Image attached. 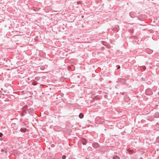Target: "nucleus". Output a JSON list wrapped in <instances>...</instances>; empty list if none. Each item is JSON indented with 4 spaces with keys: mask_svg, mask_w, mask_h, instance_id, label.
Here are the masks:
<instances>
[{
    "mask_svg": "<svg viewBox=\"0 0 159 159\" xmlns=\"http://www.w3.org/2000/svg\"><path fill=\"white\" fill-rule=\"evenodd\" d=\"M26 129L25 128H21L20 129L21 132H25L26 131Z\"/></svg>",
    "mask_w": 159,
    "mask_h": 159,
    "instance_id": "7ed1b4c3",
    "label": "nucleus"
},
{
    "mask_svg": "<svg viewBox=\"0 0 159 159\" xmlns=\"http://www.w3.org/2000/svg\"><path fill=\"white\" fill-rule=\"evenodd\" d=\"M37 84V83L35 82H33L32 84L34 85H36Z\"/></svg>",
    "mask_w": 159,
    "mask_h": 159,
    "instance_id": "423d86ee",
    "label": "nucleus"
},
{
    "mask_svg": "<svg viewBox=\"0 0 159 159\" xmlns=\"http://www.w3.org/2000/svg\"><path fill=\"white\" fill-rule=\"evenodd\" d=\"M93 147H94V148H98L99 147V144L98 143H95L93 144Z\"/></svg>",
    "mask_w": 159,
    "mask_h": 159,
    "instance_id": "f257e3e1",
    "label": "nucleus"
},
{
    "mask_svg": "<svg viewBox=\"0 0 159 159\" xmlns=\"http://www.w3.org/2000/svg\"><path fill=\"white\" fill-rule=\"evenodd\" d=\"M113 158L114 159H120V158L117 156H114Z\"/></svg>",
    "mask_w": 159,
    "mask_h": 159,
    "instance_id": "39448f33",
    "label": "nucleus"
},
{
    "mask_svg": "<svg viewBox=\"0 0 159 159\" xmlns=\"http://www.w3.org/2000/svg\"><path fill=\"white\" fill-rule=\"evenodd\" d=\"M26 108V107L24 108V109H25V108Z\"/></svg>",
    "mask_w": 159,
    "mask_h": 159,
    "instance_id": "f3484780",
    "label": "nucleus"
},
{
    "mask_svg": "<svg viewBox=\"0 0 159 159\" xmlns=\"http://www.w3.org/2000/svg\"><path fill=\"white\" fill-rule=\"evenodd\" d=\"M21 116H23V114H21Z\"/></svg>",
    "mask_w": 159,
    "mask_h": 159,
    "instance_id": "4468645a",
    "label": "nucleus"
},
{
    "mask_svg": "<svg viewBox=\"0 0 159 159\" xmlns=\"http://www.w3.org/2000/svg\"><path fill=\"white\" fill-rule=\"evenodd\" d=\"M66 158V156L65 155H63L62 157V159H65Z\"/></svg>",
    "mask_w": 159,
    "mask_h": 159,
    "instance_id": "6e6552de",
    "label": "nucleus"
},
{
    "mask_svg": "<svg viewBox=\"0 0 159 159\" xmlns=\"http://www.w3.org/2000/svg\"><path fill=\"white\" fill-rule=\"evenodd\" d=\"M152 94V92H151L150 93H149V95H151Z\"/></svg>",
    "mask_w": 159,
    "mask_h": 159,
    "instance_id": "ddd939ff",
    "label": "nucleus"
},
{
    "mask_svg": "<svg viewBox=\"0 0 159 159\" xmlns=\"http://www.w3.org/2000/svg\"><path fill=\"white\" fill-rule=\"evenodd\" d=\"M84 117V115L82 113H80L79 115V117L80 119H82Z\"/></svg>",
    "mask_w": 159,
    "mask_h": 159,
    "instance_id": "20e7f679",
    "label": "nucleus"
},
{
    "mask_svg": "<svg viewBox=\"0 0 159 159\" xmlns=\"http://www.w3.org/2000/svg\"><path fill=\"white\" fill-rule=\"evenodd\" d=\"M120 68V66H119L118 67V69H119Z\"/></svg>",
    "mask_w": 159,
    "mask_h": 159,
    "instance_id": "2eb2a0df",
    "label": "nucleus"
},
{
    "mask_svg": "<svg viewBox=\"0 0 159 159\" xmlns=\"http://www.w3.org/2000/svg\"><path fill=\"white\" fill-rule=\"evenodd\" d=\"M147 91H148V90H146V93H147Z\"/></svg>",
    "mask_w": 159,
    "mask_h": 159,
    "instance_id": "dca6fc26",
    "label": "nucleus"
},
{
    "mask_svg": "<svg viewBox=\"0 0 159 159\" xmlns=\"http://www.w3.org/2000/svg\"><path fill=\"white\" fill-rule=\"evenodd\" d=\"M4 149H1V151L2 152H4Z\"/></svg>",
    "mask_w": 159,
    "mask_h": 159,
    "instance_id": "9b49d317",
    "label": "nucleus"
},
{
    "mask_svg": "<svg viewBox=\"0 0 159 159\" xmlns=\"http://www.w3.org/2000/svg\"><path fill=\"white\" fill-rule=\"evenodd\" d=\"M120 125V123H118L117 124V126L119 127V125Z\"/></svg>",
    "mask_w": 159,
    "mask_h": 159,
    "instance_id": "f8f14e48",
    "label": "nucleus"
},
{
    "mask_svg": "<svg viewBox=\"0 0 159 159\" xmlns=\"http://www.w3.org/2000/svg\"><path fill=\"white\" fill-rule=\"evenodd\" d=\"M3 134L2 133H0V137H1L2 136Z\"/></svg>",
    "mask_w": 159,
    "mask_h": 159,
    "instance_id": "1a4fd4ad",
    "label": "nucleus"
},
{
    "mask_svg": "<svg viewBox=\"0 0 159 159\" xmlns=\"http://www.w3.org/2000/svg\"><path fill=\"white\" fill-rule=\"evenodd\" d=\"M82 142L84 145H86L87 142V140L85 139H82Z\"/></svg>",
    "mask_w": 159,
    "mask_h": 159,
    "instance_id": "f03ea898",
    "label": "nucleus"
},
{
    "mask_svg": "<svg viewBox=\"0 0 159 159\" xmlns=\"http://www.w3.org/2000/svg\"><path fill=\"white\" fill-rule=\"evenodd\" d=\"M40 69L41 70H43L44 69V67L43 66H41V67H40Z\"/></svg>",
    "mask_w": 159,
    "mask_h": 159,
    "instance_id": "0eeeda50",
    "label": "nucleus"
},
{
    "mask_svg": "<svg viewBox=\"0 0 159 159\" xmlns=\"http://www.w3.org/2000/svg\"><path fill=\"white\" fill-rule=\"evenodd\" d=\"M35 80H39V79L38 77H37L35 78Z\"/></svg>",
    "mask_w": 159,
    "mask_h": 159,
    "instance_id": "9d476101",
    "label": "nucleus"
}]
</instances>
